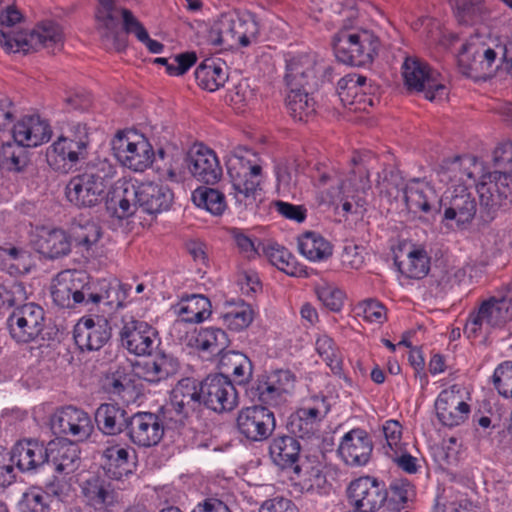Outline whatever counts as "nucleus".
Masks as SVG:
<instances>
[{
    "mask_svg": "<svg viewBox=\"0 0 512 512\" xmlns=\"http://www.w3.org/2000/svg\"><path fill=\"white\" fill-rule=\"evenodd\" d=\"M331 7L335 13L343 16L339 20L343 27L332 41L336 59L358 67L372 63L378 53L380 40L373 31L353 26L352 20L357 17L353 0H334Z\"/></svg>",
    "mask_w": 512,
    "mask_h": 512,
    "instance_id": "1",
    "label": "nucleus"
},
{
    "mask_svg": "<svg viewBox=\"0 0 512 512\" xmlns=\"http://www.w3.org/2000/svg\"><path fill=\"white\" fill-rule=\"evenodd\" d=\"M98 6L95 12L97 30L100 34L101 43L106 50L122 51L126 48V38L119 30L118 17L121 14L123 29L128 34H134L149 52L154 54L162 53L164 45L149 37L146 28L126 8H118L116 0H97Z\"/></svg>",
    "mask_w": 512,
    "mask_h": 512,
    "instance_id": "2",
    "label": "nucleus"
},
{
    "mask_svg": "<svg viewBox=\"0 0 512 512\" xmlns=\"http://www.w3.org/2000/svg\"><path fill=\"white\" fill-rule=\"evenodd\" d=\"M174 194L165 185L154 182L137 183L131 180L119 181L109 203V209L118 219L132 216L137 209L147 214H159L168 211L173 203Z\"/></svg>",
    "mask_w": 512,
    "mask_h": 512,
    "instance_id": "3",
    "label": "nucleus"
},
{
    "mask_svg": "<svg viewBox=\"0 0 512 512\" xmlns=\"http://www.w3.org/2000/svg\"><path fill=\"white\" fill-rule=\"evenodd\" d=\"M20 19V12L10 6L0 14V45L7 52L28 53L41 48L54 52L61 49L63 31L57 23L46 21L30 32L16 31L13 27Z\"/></svg>",
    "mask_w": 512,
    "mask_h": 512,
    "instance_id": "4",
    "label": "nucleus"
},
{
    "mask_svg": "<svg viewBox=\"0 0 512 512\" xmlns=\"http://www.w3.org/2000/svg\"><path fill=\"white\" fill-rule=\"evenodd\" d=\"M501 64L507 66V49L504 44L480 35L471 36L458 54L459 69L467 77H485Z\"/></svg>",
    "mask_w": 512,
    "mask_h": 512,
    "instance_id": "5",
    "label": "nucleus"
},
{
    "mask_svg": "<svg viewBox=\"0 0 512 512\" xmlns=\"http://www.w3.org/2000/svg\"><path fill=\"white\" fill-rule=\"evenodd\" d=\"M259 25L248 14L223 13L207 30V43L221 49H235L256 44Z\"/></svg>",
    "mask_w": 512,
    "mask_h": 512,
    "instance_id": "6",
    "label": "nucleus"
},
{
    "mask_svg": "<svg viewBox=\"0 0 512 512\" xmlns=\"http://www.w3.org/2000/svg\"><path fill=\"white\" fill-rule=\"evenodd\" d=\"M226 167L236 203L252 205L262 177V167L257 163L256 155L249 149L235 148L227 156Z\"/></svg>",
    "mask_w": 512,
    "mask_h": 512,
    "instance_id": "7",
    "label": "nucleus"
},
{
    "mask_svg": "<svg viewBox=\"0 0 512 512\" xmlns=\"http://www.w3.org/2000/svg\"><path fill=\"white\" fill-rule=\"evenodd\" d=\"M512 320V283L502 288L496 295L483 301L477 310L472 311L464 327L468 338H476L484 326L502 327Z\"/></svg>",
    "mask_w": 512,
    "mask_h": 512,
    "instance_id": "8",
    "label": "nucleus"
},
{
    "mask_svg": "<svg viewBox=\"0 0 512 512\" xmlns=\"http://www.w3.org/2000/svg\"><path fill=\"white\" fill-rule=\"evenodd\" d=\"M284 60L286 87L314 89L324 82L332 81V67L318 60L314 54L288 52Z\"/></svg>",
    "mask_w": 512,
    "mask_h": 512,
    "instance_id": "9",
    "label": "nucleus"
},
{
    "mask_svg": "<svg viewBox=\"0 0 512 512\" xmlns=\"http://www.w3.org/2000/svg\"><path fill=\"white\" fill-rule=\"evenodd\" d=\"M119 341L129 354L138 357L151 356L161 344L157 329L133 316L122 318Z\"/></svg>",
    "mask_w": 512,
    "mask_h": 512,
    "instance_id": "10",
    "label": "nucleus"
},
{
    "mask_svg": "<svg viewBox=\"0 0 512 512\" xmlns=\"http://www.w3.org/2000/svg\"><path fill=\"white\" fill-rule=\"evenodd\" d=\"M402 75L408 90L423 92L430 101L442 100L448 94L447 87L439 80V74L418 58L405 59Z\"/></svg>",
    "mask_w": 512,
    "mask_h": 512,
    "instance_id": "11",
    "label": "nucleus"
},
{
    "mask_svg": "<svg viewBox=\"0 0 512 512\" xmlns=\"http://www.w3.org/2000/svg\"><path fill=\"white\" fill-rule=\"evenodd\" d=\"M112 150L123 166L134 171H144L154 157L151 144L136 132H119L112 141Z\"/></svg>",
    "mask_w": 512,
    "mask_h": 512,
    "instance_id": "12",
    "label": "nucleus"
},
{
    "mask_svg": "<svg viewBox=\"0 0 512 512\" xmlns=\"http://www.w3.org/2000/svg\"><path fill=\"white\" fill-rule=\"evenodd\" d=\"M106 180L96 169L72 177L66 186V197L77 207L91 208L105 198Z\"/></svg>",
    "mask_w": 512,
    "mask_h": 512,
    "instance_id": "13",
    "label": "nucleus"
},
{
    "mask_svg": "<svg viewBox=\"0 0 512 512\" xmlns=\"http://www.w3.org/2000/svg\"><path fill=\"white\" fill-rule=\"evenodd\" d=\"M11 337L18 343L35 341L45 326V312L35 303H26L13 310L7 319Z\"/></svg>",
    "mask_w": 512,
    "mask_h": 512,
    "instance_id": "14",
    "label": "nucleus"
},
{
    "mask_svg": "<svg viewBox=\"0 0 512 512\" xmlns=\"http://www.w3.org/2000/svg\"><path fill=\"white\" fill-rule=\"evenodd\" d=\"M236 427L246 440L262 442L272 435L276 427L274 412L264 404L244 407L238 412Z\"/></svg>",
    "mask_w": 512,
    "mask_h": 512,
    "instance_id": "15",
    "label": "nucleus"
},
{
    "mask_svg": "<svg viewBox=\"0 0 512 512\" xmlns=\"http://www.w3.org/2000/svg\"><path fill=\"white\" fill-rule=\"evenodd\" d=\"M346 492L348 503L354 512H375L387 499L384 484L371 476L352 480Z\"/></svg>",
    "mask_w": 512,
    "mask_h": 512,
    "instance_id": "16",
    "label": "nucleus"
},
{
    "mask_svg": "<svg viewBox=\"0 0 512 512\" xmlns=\"http://www.w3.org/2000/svg\"><path fill=\"white\" fill-rule=\"evenodd\" d=\"M296 376L287 369H278L258 380L252 389L253 397L261 404L277 407L285 403L292 395Z\"/></svg>",
    "mask_w": 512,
    "mask_h": 512,
    "instance_id": "17",
    "label": "nucleus"
},
{
    "mask_svg": "<svg viewBox=\"0 0 512 512\" xmlns=\"http://www.w3.org/2000/svg\"><path fill=\"white\" fill-rule=\"evenodd\" d=\"M440 206L445 207L443 219L455 221L458 227L470 224L478 207L475 194L465 185L448 188L440 200Z\"/></svg>",
    "mask_w": 512,
    "mask_h": 512,
    "instance_id": "18",
    "label": "nucleus"
},
{
    "mask_svg": "<svg viewBox=\"0 0 512 512\" xmlns=\"http://www.w3.org/2000/svg\"><path fill=\"white\" fill-rule=\"evenodd\" d=\"M201 385L203 405L208 409L222 413L232 411L238 405V393L232 380L227 376L209 375Z\"/></svg>",
    "mask_w": 512,
    "mask_h": 512,
    "instance_id": "19",
    "label": "nucleus"
},
{
    "mask_svg": "<svg viewBox=\"0 0 512 512\" xmlns=\"http://www.w3.org/2000/svg\"><path fill=\"white\" fill-rule=\"evenodd\" d=\"M373 441L362 428H354L343 435L338 446L340 458L349 466H365L372 455Z\"/></svg>",
    "mask_w": 512,
    "mask_h": 512,
    "instance_id": "20",
    "label": "nucleus"
},
{
    "mask_svg": "<svg viewBox=\"0 0 512 512\" xmlns=\"http://www.w3.org/2000/svg\"><path fill=\"white\" fill-rule=\"evenodd\" d=\"M476 190L481 207L489 215L491 211L501 207L503 201L512 194V177L505 172H490L483 176Z\"/></svg>",
    "mask_w": 512,
    "mask_h": 512,
    "instance_id": "21",
    "label": "nucleus"
},
{
    "mask_svg": "<svg viewBox=\"0 0 512 512\" xmlns=\"http://www.w3.org/2000/svg\"><path fill=\"white\" fill-rule=\"evenodd\" d=\"M402 192L411 212L433 214L440 211L441 198L428 181L419 178L411 179L404 185Z\"/></svg>",
    "mask_w": 512,
    "mask_h": 512,
    "instance_id": "22",
    "label": "nucleus"
},
{
    "mask_svg": "<svg viewBox=\"0 0 512 512\" xmlns=\"http://www.w3.org/2000/svg\"><path fill=\"white\" fill-rule=\"evenodd\" d=\"M129 439L139 447L157 445L164 435L160 418L150 412H138L129 419L127 428Z\"/></svg>",
    "mask_w": 512,
    "mask_h": 512,
    "instance_id": "23",
    "label": "nucleus"
},
{
    "mask_svg": "<svg viewBox=\"0 0 512 512\" xmlns=\"http://www.w3.org/2000/svg\"><path fill=\"white\" fill-rule=\"evenodd\" d=\"M170 405L180 421L195 413L202 405V385L194 378H183L171 391Z\"/></svg>",
    "mask_w": 512,
    "mask_h": 512,
    "instance_id": "24",
    "label": "nucleus"
},
{
    "mask_svg": "<svg viewBox=\"0 0 512 512\" xmlns=\"http://www.w3.org/2000/svg\"><path fill=\"white\" fill-rule=\"evenodd\" d=\"M269 457L281 470H290L299 476L302 469L301 444L291 435H276L269 443Z\"/></svg>",
    "mask_w": 512,
    "mask_h": 512,
    "instance_id": "25",
    "label": "nucleus"
},
{
    "mask_svg": "<svg viewBox=\"0 0 512 512\" xmlns=\"http://www.w3.org/2000/svg\"><path fill=\"white\" fill-rule=\"evenodd\" d=\"M75 344L82 351H97L111 337V328L105 319H81L74 327Z\"/></svg>",
    "mask_w": 512,
    "mask_h": 512,
    "instance_id": "26",
    "label": "nucleus"
},
{
    "mask_svg": "<svg viewBox=\"0 0 512 512\" xmlns=\"http://www.w3.org/2000/svg\"><path fill=\"white\" fill-rule=\"evenodd\" d=\"M456 385L440 392L435 401L439 421L448 427L462 424L469 416L470 406L461 399Z\"/></svg>",
    "mask_w": 512,
    "mask_h": 512,
    "instance_id": "27",
    "label": "nucleus"
},
{
    "mask_svg": "<svg viewBox=\"0 0 512 512\" xmlns=\"http://www.w3.org/2000/svg\"><path fill=\"white\" fill-rule=\"evenodd\" d=\"M186 164L192 176L200 182L215 184L222 176L215 152L202 145L189 151Z\"/></svg>",
    "mask_w": 512,
    "mask_h": 512,
    "instance_id": "28",
    "label": "nucleus"
},
{
    "mask_svg": "<svg viewBox=\"0 0 512 512\" xmlns=\"http://www.w3.org/2000/svg\"><path fill=\"white\" fill-rule=\"evenodd\" d=\"M51 425L56 433L69 435L77 440L86 439L92 430L89 415L74 406L61 408L52 418Z\"/></svg>",
    "mask_w": 512,
    "mask_h": 512,
    "instance_id": "29",
    "label": "nucleus"
},
{
    "mask_svg": "<svg viewBox=\"0 0 512 512\" xmlns=\"http://www.w3.org/2000/svg\"><path fill=\"white\" fill-rule=\"evenodd\" d=\"M7 453L8 463L15 464L22 472L36 470L49 461L48 447L32 439L18 441Z\"/></svg>",
    "mask_w": 512,
    "mask_h": 512,
    "instance_id": "30",
    "label": "nucleus"
},
{
    "mask_svg": "<svg viewBox=\"0 0 512 512\" xmlns=\"http://www.w3.org/2000/svg\"><path fill=\"white\" fill-rule=\"evenodd\" d=\"M14 141L26 147H36L51 138L52 131L48 122L39 115H26L13 127Z\"/></svg>",
    "mask_w": 512,
    "mask_h": 512,
    "instance_id": "31",
    "label": "nucleus"
},
{
    "mask_svg": "<svg viewBox=\"0 0 512 512\" xmlns=\"http://www.w3.org/2000/svg\"><path fill=\"white\" fill-rule=\"evenodd\" d=\"M81 493L87 505L98 512H110L118 501L111 483L95 475L81 484Z\"/></svg>",
    "mask_w": 512,
    "mask_h": 512,
    "instance_id": "32",
    "label": "nucleus"
},
{
    "mask_svg": "<svg viewBox=\"0 0 512 512\" xmlns=\"http://www.w3.org/2000/svg\"><path fill=\"white\" fill-rule=\"evenodd\" d=\"M478 168L475 157L457 156L444 160L438 170L440 182L451 185L450 188L459 185L468 186V182L475 181V171Z\"/></svg>",
    "mask_w": 512,
    "mask_h": 512,
    "instance_id": "33",
    "label": "nucleus"
},
{
    "mask_svg": "<svg viewBox=\"0 0 512 512\" xmlns=\"http://www.w3.org/2000/svg\"><path fill=\"white\" fill-rule=\"evenodd\" d=\"M88 293L89 286L79 288L72 274H61L51 290L53 302L61 308H74L79 304L87 306Z\"/></svg>",
    "mask_w": 512,
    "mask_h": 512,
    "instance_id": "34",
    "label": "nucleus"
},
{
    "mask_svg": "<svg viewBox=\"0 0 512 512\" xmlns=\"http://www.w3.org/2000/svg\"><path fill=\"white\" fill-rule=\"evenodd\" d=\"M376 90L377 86L368 82L365 76L353 73L345 75L337 83V94L344 105L360 104L366 101L372 105V99H366V95Z\"/></svg>",
    "mask_w": 512,
    "mask_h": 512,
    "instance_id": "35",
    "label": "nucleus"
},
{
    "mask_svg": "<svg viewBox=\"0 0 512 512\" xmlns=\"http://www.w3.org/2000/svg\"><path fill=\"white\" fill-rule=\"evenodd\" d=\"M129 419L127 411L118 404H101L95 412L97 427L106 435H118L127 430Z\"/></svg>",
    "mask_w": 512,
    "mask_h": 512,
    "instance_id": "36",
    "label": "nucleus"
},
{
    "mask_svg": "<svg viewBox=\"0 0 512 512\" xmlns=\"http://www.w3.org/2000/svg\"><path fill=\"white\" fill-rule=\"evenodd\" d=\"M218 366L220 374L231 376L237 384H246L252 378L253 366L250 359L243 353L230 350L220 354Z\"/></svg>",
    "mask_w": 512,
    "mask_h": 512,
    "instance_id": "37",
    "label": "nucleus"
},
{
    "mask_svg": "<svg viewBox=\"0 0 512 512\" xmlns=\"http://www.w3.org/2000/svg\"><path fill=\"white\" fill-rule=\"evenodd\" d=\"M179 370V362L172 355L159 353L155 358L138 366V374L145 381L158 383L175 375Z\"/></svg>",
    "mask_w": 512,
    "mask_h": 512,
    "instance_id": "38",
    "label": "nucleus"
},
{
    "mask_svg": "<svg viewBox=\"0 0 512 512\" xmlns=\"http://www.w3.org/2000/svg\"><path fill=\"white\" fill-rule=\"evenodd\" d=\"M37 251L43 256L55 259L67 255L71 249V239L61 229L42 230L35 242Z\"/></svg>",
    "mask_w": 512,
    "mask_h": 512,
    "instance_id": "39",
    "label": "nucleus"
},
{
    "mask_svg": "<svg viewBox=\"0 0 512 512\" xmlns=\"http://www.w3.org/2000/svg\"><path fill=\"white\" fill-rule=\"evenodd\" d=\"M195 79L198 85L207 91L213 92L224 86L228 79L225 64L219 59H205L195 70Z\"/></svg>",
    "mask_w": 512,
    "mask_h": 512,
    "instance_id": "40",
    "label": "nucleus"
},
{
    "mask_svg": "<svg viewBox=\"0 0 512 512\" xmlns=\"http://www.w3.org/2000/svg\"><path fill=\"white\" fill-rule=\"evenodd\" d=\"M307 87H287L285 104L289 115L298 122H305L315 113V101Z\"/></svg>",
    "mask_w": 512,
    "mask_h": 512,
    "instance_id": "41",
    "label": "nucleus"
},
{
    "mask_svg": "<svg viewBox=\"0 0 512 512\" xmlns=\"http://www.w3.org/2000/svg\"><path fill=\"white\" fill-rule=\"evenodd\" d=\"M102 459L103 469L111 479L120 480L131 472L128 449L120 444L107 445L102 451Z\"/></svg>",
    "mask_w": 512,
    "mask_h": 512,
    "instance_id": "42",
    "label": "nucleus"
},
{
    "mask_svg": "<svg viewBox=\"0 0 512 512\" xmlns=\"http://www.w3.org/2000/svg\"><path fill=\"white\" fill-rule=\"evenodd\" d=\"M299 252L308 260L320 262L332 255V245L316 232H306L298 238Z\"/></svg>",
    "mask_w": 512,
    "mask_h": 512,
    "instance_id": "43",
    "label": "nucleus"
},
{
    "mask_svg": "<svg viewBox=\"0 0 512 512\" xmlns=\"http://www.w3.org/2000/svg\"><path fill=\"white\" fill-rule=\"evenodd\" d=\"M398 271L409 279H422L430 270V257L422 248H413L408 252L406 259H395Z\"/></svg>",
    "mask_w": 512,
    "mask_h": 512,
    "instance_id": "44",
    "label": "nucleus"
},
{
    "mask_svg": "<svg viewBox=\"0 0 512 512\" xmlns=\"http://www.w3.org/2000/svg\"><path fill=\"white\" fill-rule=\"evenodd\" d=\"M225 312L221 318L223 323L233 331H242L246 329L254 319V311L250 304L245 301L232 300L226 303Z\"/></svg>",
    "mask_w": 512,
    "mask_h": 512,
    "instance_id": "45",
    "label": "nucleus"
},
{
    "mask_svg": "<svg viewBox=\"0 0 512 512\" xmlns=\"http://www.w3.org/2000/svg\"><path fill=\"white\" fill-rule=\"evenodd\" d=\"M261 255L265 256L269 262L280 271L290 276H296L299 273L295 257L284 246L274 241L263 242Z\"/></svg>",
    "mask_w": 512,
    "mask_h": 512,
    "instance_id": "46",
    "label": "nucleus"
},
{
    "mask_svg": "<svg viewBox=\"0 0 512 512\" xmlns=\"http://www.w3.org/2000/svg\"><path fill=\"white\" fill-rule=\"evenodd\" d=\"M177 313L184 322L200 323L211 314V302L203 295H191L177 306Z\"/></svg>",
    "mask_w": 512,
    "mask_h": 512,
    "instance_id": "47",
    "label": "nucleus"
},
{
    "mask_svg": "<svg viewBox=\"0 0 512 512\" xmlns=\"http://www.w3.org/2000/svg\"><path fill=\"white\" fill-rule=\"evenodd\" d=\"M101 237V227L91 219L80 218L70 228V239L75 246L89 250Z\"/></svg>",
    "mask_w": 512,
    "mask_h": 512,
    "instance_id": "48",
    "label": "nucleus"
},
{
    "mask_svg": "<svg viewBox=\"0 0 512 512\" xmlns=\"http://www.w3.org/2000/svg\"><path fill=\"white\" fill-rule=\"evenodd\" d=\"M198 350L211 355H220L229 345L226 332L216 327L201 328L195 338Z\"/></svg>",
    "mask_w": 512,
    "mask_h": 512,
    "instance_id": "49",
    "label": "nucleus"
},
{
    "mask_svg": "<svg viewBox=\"0 0 512 512\" xmlns=\"http://www.w3.org/2000/svg\"><path fill=\"white\" fill-rule=\"evenodd\" d=\"M48 450L49 459L52 458L55 469L58 472L70 474L78 468L80 457L76 444L61 443L56 448L48 447Z\"/></svg>",
    "mask_w": 512,
    "mask_h": 512,
    "instance_id": "50",
    "label": "nucleus"
},
{
    "mask_svg": "<svg viewBox=\"0 0 512 512\" xmlns=\"http://www.w3.org/2000/svg\"><path fill=\"white\" fill-rule=\"evenodd\" d=\"M85 152L86 151L84 149L76 148L74 143L67 137L60 136L50 147V150L48 151V159L54 164L63 162V168H66V165H69L70 168L79 160V158L84 157Z\"/></svg>",
    "mask_w": 512,
    "mask_h": 512,
    "instance_id": "51",
    "label": "nucleus"
},
{
    "mask_svg": "<svg viewBox=\"0 0 512 512\" xmlns=\"http://www.w3.org/2000/svg\"><path fill=\"white\" fill-rule=\"evenodd\" d=\"M126 290L121 285H105L101 287L100 291H93L89 286V293L87 296V306L104 305L111 309L122 308L125 305Z\"/></svg>",
    "mask_w": 512,
    "mask_h": 512,
    "instance_id": "52",
    "label": "nucleus"
},
{
    "mask_svg": "<svg viewBox=\"0 0 512 512\" xmlns=\"http://www.w3.org/2000/svg\"><path fill=\"white\" fill-rule=\"evenodd\" d=\"M318 355L327 364L335 375L343 373V360L338 346L334 340L326 334L319 335L315 342Z\"/></svg>",
    "mask_w": 512,
    "mask_h": 512,
    "instance_id": "53",
    "label": "nucleus"
},
{
    "mask_svg": "<svg viewBox=\"0 0 512 512\" xmlns=\"http://www.w3.org/2000/svg\"><path fill=\"white\" fill-rule=\"evenodd\" d=\"M193 202L213 215H222L227 207L225 195L210 187L197 188L192 194Z\"/></svg>",
    "mask_w": 512,
    "mask_h": 512,
    "instance_id": "54",
    "label": "nucleus"
},
{
    "mask_svg": "<svg viewBox=\"0 0 512 512\" xmlns=\"http://www.w3.org/2000/svg\"><path fill=\"white\" fill-rule=\"evenodd\" d=\"M415 497L414 486L406 481H395L390 486V494H387V505L392 512H407V504Z\"/></svg>",
    "mask_w": 512,
    "mask_h": 512,
    "instance_id": "55",
    "label": "nucleus"
},
{
    "mask_svg": "<svg viewBox=\"0 0 512 512\" xmlns=\"http://www.w3.org/2000/svg\"><path fill=\"white\" fill-rule=\"evenodd\" d=\"M315 292L318 299L323 303L325 307L331 311L341 310L344 304L345 294L336 285L322 280L316 284Z\"/></svg>",
    "mask_w": 512,
    "mask_h": 512,
    "instance_id": "56",
    "label": "nucleus"
},
{
    "mask_svg": "<svg viewBox=\"0 0 512 512\" xmlns=\"http://www.w3.org/2000/svg\"><path fill=\"white\" fill-rule=\"evenodd\" d=\"M196 60L195 52H185L174 56L172 59L158 57L153 62L164 65L169 75L180 76L185 74L196 63Z\"/></svg>",
    "mask_w": 512,
    "mask_h": 512,
    "instance_id": "57",
    "label": "nucleus"
},
{
    "mask_svg": "<svg viewBox=\"0 0 512 512\" xmlns=\"http://www.w3.org/2000/svg\"><path fill=\"white\" fill-rule=\"evenodd\" d=\"M460 22L474 24L481 20L482 4L480 0H450Z\"/></svg>",
    "mask_w": 512,
    "mask_h": 512,
    "instance_id": "58",
    "label": "nucleus"
},
{
    "mask_svg": "<svg viewBox=\"0 0 512 512\" xmlns=\"http://www.w3.org/2000/svg\"><path fill=\"white\" fill-rule=\"evenodd\" d=\"M230 235L238 248L239 252L246 258L252 259L256 256H261L263 242L257 239H252L243 230L232 228Z\"/></svg>",
    "mask_w": 512,
    "mask_h": 512,
    "instance_id": "59",
    "label": "nucleus"
},
{
    "mask_svg": "<svg viewBox=\"0 0 512 512\" xmlns=\"http://www.w3.org/2000/svg\"><path fill=\"white\" fill-rule=\"evenodd\" d=\"M18 508L19 512H50L47 495L37 488H32L23 494Z\"/></svg>",
    "mask_w": 512,
    "mask_h": 512,
    "instance_id": "60",
    "label": "nucleus"
},
{
    "mask_svg": "<svg viewBox=\"0 0 512 512\" xmlns=\"http://www.w3.org/2000/svg\"><path fill=\"white\" fill-rule=\"evenodd\" d=\"M492 382L502 397L512 399V361H505L496 367Z\"/></svg>",
    "mask_w": 512,
    "mask_h": 512,
    "instance_id": "61",
    "label": "nucleus"
},
{
    "mask_svg": "<svg viewBox=\"0 0 512 512\" xmlns=\"http://www.w3.org/2000/svg\"><path fill=\"white\" fill-rule=\"evenodd\" d=\"M330 408L325 398H315L312 405L298 409L299 421H308L314 428L329 412Z\"/></svg>",
    "mask_w": 512,
    "mask_h": 512,
    "instance_id": "62",
    "label": "nucleus"
},
{
    "mask_svg": "<svg viewBox=\"0 0 512 512\" xmlns=\"http://www.w3.org/2000/svg\"><path fill=\"white\" fill-rule=\"evenodd\" d=\"M401 182L402 180L397 172L384 169L378 174L377 187L381 194L397 198L400 190L403 189L400 188Z\"/></svg>",
    "mask_w": 512,
    "mask_h": 512,
    "instance_id": "63",
    "label": "nucleus"
},
{
    "mask_svg": "<svg viewBox=\"0 0 512 512\" xmlns=\"http://www.w3.org/2000/svg\"><path fill=\"white\" fill-rule=\"evenodd\" d=\"M382 431L387 443L385 446V453L387 451L394 452L405 447L401 442L402 426L397 420H387L383 426Z\"/></svg>",
    "mask_w": 512,
    "mask_h": 512,
    "instance_id": "64",
    "label": "nucleus"
}]
</instances>
